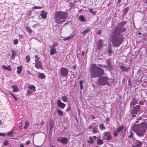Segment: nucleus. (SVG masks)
I'll list each match as a JSON object with an SVG mask.
<instances>
[{
  "label": "nucleus",
  "instance_id": "64",
  "mask_svg": "<svg viewBox=\"0 0 147 147\" xmlns=\"http://www.w3.org/2000/svg\"><path fill=\"white\" fill-rule=\"evenodd\" d=\"M84 51L82 52V55H84Z\"/></svg>",
  "mask_w": 147,
  "mask_h": 147
},
{
  "label": "nucleus",
  "instance_id": "6",
  "mask_svg": "<svg viewBox=\"0 0 147 147\" xmlns=\"http://www.w3.org/2000/svg\"><path fill=\"white\" fill-rule=\"evenodd\" d=\"M102 138L103 140H109L112 138L111 132L107 131L104 132Z\"/></svg>",
  "mask_w": 147,
  "mask_h": 147
},
{
  "label": "nucleus",
  "instance_id": "24",
  "mask_svg": "<svg viewBox=\"0 0 147 147\" xmlns=\"http://www.w3.org/2000/svg\"><path fill=\"white\" fill-rule=\"evenodd\" d=\"M74 36V34L73 35H70L69 36L67 37L66 38H64L63 39V40H69L70 39H71V38H72Z\"/></svg>",
  "mask_w": 147,
  "mask_h": 147
},
{
  "label": "nucleus",
  "instance_id": "17",
  "mask_svg": "<svg viewBox=\"0 0 147 147\" xmlns=\"http://www.w3.org/2000/svg\"><path fill=\"white\" fill-rule=\"evenodd\" d=\"M120 68L121 71H127L130 69V67H127L123 65L120 66Z\"/></svg>",
  "mask_w": 147,
  "mask_h": 147
},
{
  "label": "nucleus",
  "instance_id": "61",
  "mask_svg": "<svg viewBox=\"0 0 147 147\" xmlns=\"http://www.w3.org/2000/svg\"><path fill=\"white\" fill-rule=\"evenodd\" d=\"M20 147H24V145L23 144H21L20 145Z\"/></svg>",
  "mask_w": 147,
  "mask_h": 147
},
{
  "label": "nucleus",
  "instance_id": "9",
  "mask_svg": "<svg viewBox=\"0 0 147 147\" xmlns=\"http://www.w3.org/2000/svg\"><path fill=\"white\" fill-rule=\"evenodd\" d=\"M142 145V143L140 141L135 139L133 141L132 147H141Z\"/></svg>",
  "mask_w": 147,
  "mask_h": 147
},
{
  "label": "nucleus",
  "instance_id": "40",
  "mask_svg": "<svg viewBox=\"0 0 147 147\" xmlns=\"http://www.w3.org/2000/svg\"><path fill=\"white\" fill-rule=\"evenodd\" d=\"M100 129L102 130L103 129H105V127L104 126L103 124H100Z\"/></svg>",
  "mask_w": 147,
  "mask_h": 147
},
{
  "label": "nucleus",
  "instance_id": "21",
  "mask_svg": "<svg viewBox=\"0 0 147 147\" xmlns=\"http://www.w3.org/2000/svg\"><path fill=\"white\" fill-rule=\"evenodd\" d=\"M126 23V22L125 21H122L120 22L118 24V26L117 27H122Z\"/></svg>",
  "mask_w": 147,
  "mask_h": 147
},
{
  "label": "nucleus",
  "instance_id": "11",
  "mask_svg": "<svg viewBox=\"0 0 147 147\" xmlns=\"http://www.w3.org/2000/svg\"><path fill=\"white\" fill-rule=\"evenodd\" d=\"M124 126L123 125L120 127H118L116 129V131H114L113 132V134L115 137L117 136L118 133L121 132L124 129Z\"/></svg>",
  "mask_w": 147,
  "mask_h": 147
},
{
  "label": "nucleus",
  "instance_id": "33",
  "mask_svg": "<svg viewBox=\"0 0 147 147\" xmlns=\"http://www.w3.org/2000/svg\"><path fill=\"white\" fill-rule=\"evenodd\" d=\"M62 100L64 102H67V98L66 96H63L61 97Z\"/></svg>",
  "mask_w": 147,
  "mask_h": 147
},
{
  "label": "nucleus",
  "instance_id": "5",
  "mask_svg": "<svg viewBox=\"0 0 147 147\" xmlns=\"http://www.w3.org/2000/svg\"><path fill=\"white\" fill-rule=\"evenodd\" d=\"M140 107V106L138 105L134 107L133 109L131 111V114L132 117H135L136 115L139 111Z\"/></svg>",
  "mask_w": 147,
  "mask_h": 147
},
{
  "label": "nucleus",
  "instance_id": "2",
  "mask_svg": "<svg viewBox=\"0 0 147 147\" xmlns=\"http://www.w3.org/2000/svg\"><path fill=\"white\" fill-rule=\"evenodd\" d=\"M147 123L145 122L140 124H135L132 126V129L139 137H144L146 134Z\"/></svg>",
  "mask_w": 147,
  "mask_h": 147
},
{
  "label": "nucleus",
  "instance_id": "13",
  "mask_svg": "<svg viewBox=\"0 0 147 147\" xmlns=\"http://www.w3.org/2000/svg\"><path fill=\"white\" fill-rule=\"evenodd\" d=\"M35 67L37 69H41L42 67V63L40 61L35 60Z\"/></svg>",
  "mask_w": 147,
  "mask_h": 147
},
{
  "label": "nucleus",
  "instance_id": "46",
  "mask_svg": "<svg viewBox=\"0 0 147 147\" xmlns=\"http://www.w3.org/2000/svg\"><path fill=\"white\" fill-rule=\"evenodd\" d=\"M13 134V133L12 131H10L8 132L7 134V135L8 136H9L11 135L12 134Z\"/></svg>",
  "mask_w": 147,
  "mask_h": 147
},
{
  "label": "nucleus",
  "instance_id": "39",
  "mask_svg": "<svg viewBox=\"0 0 147 147\" xmlns=\"http://www.w3.org/2000/svg\"><path fill=\"white\" fill-rule=\"evenodd\" d=\"M11 67V65H9L7 67L6 70L8 71H11L12 70V69Z\"/></svg>",
  "mask_w": 147,
  "mask_h": 147
},
{
  "label": "nucleus",
  "instance_id": "60",
  "mask_svg": "<svg viewBox=\"0 0 147 147\" xmlns=\"http://www.w3.org/2000/svg\"><path fill=\"white\" fill-rule=\"evenodd\" d=\"M144 2L145 3H146V5H147V0H144Z\"/></svg>",
  "mask_w": 147,
  "mask_h": 147
},
{
  "label": "nucleus",
  "instance_id": "35",
  "mask_svg": "<svg viewBox=\"0 0 147 147\" xmlns=\"http://www.w3.org/2000/svg\"><path fill=\"white\" fill-rule=\"evenodd\" d=\"M97 144L99 145H102L103 144V142L102 140L98 139L97 140Z\"/></svg>",
  "mask_w": 147,
  "mask_h": 147
},
{
  "label": "nucleus",
  "instance_id": "63",
  "mask_svg": "<svg viewBox=\"0 0 147 147\" xmlns=\"http://www.w3.org/2000/svg\"><path fill=\"white\" fill-rule=\"evenodd\" d=\"M147 24V23H145L144 24L143 26L142 27H143V26H145Z\"/></svg>",
  "mask_w": 147,
  "mask_h": 147
},
{
  "label": "nucleus",
  "instance_id": "3",
  "mask_svg": "<svg viewBox=\"0 0 147 147\" xmlns=\"http://www.w3.org/2000/svg\"><path fill=\"white\" fill-rule=\"evenodd\" d=\"M90 71L91 73L90 77L92 78L99 77L104 74L103 69L96 66L95 64L90 65Z\"/></svg>",
  "mask_w": 147,
  "mask_h": 147
},
{
  "label": "nucleus",
  "instance_id": "4",
  "mask_svg": "<svg viewBox=\"0 0 147 147\" xmlns=\"http://www.w3.org/2000/svg\"><path fill=\"white\" fill-rule=\"evenodd\" d=\"M54 18L55 22L57 24L64 22L67 18L66 13L63 11H57L55 13Z\"/></svg>",
  "mask_w": 147,
  "mask_h": 147
},
{
  "label": "nucleus",
  "instance_id": "34",
  "mask_svg": "<svg viewBox=\"0 0 147 147\" xmlns=\"http://www.w3.org/2000/svg\"><path fill=\"white\" fill-rule=\"evenodd\" d=\"M129 8V7H127L124 9L122 11L123 14H125V13L127 12Z\"/></svg>",
  "mask_w": 147,
  "mask_h": 147
},
{
  "label": "nucleus",
  "instance_id": "12",
  "mask_svg": "<svg viewBox=\"0 0 147 147\" xmlns=\"http://www.w3.org/2000/svg\"><path fill=\"white\" fill-rule=\"evenodd\" d=\"M104 45V43L102 40L100 39L98 41L96 45L97 50H98L100 49Z\"/></svg>",
  "mask_w": 147,
  "mask_h": 147
},
{
  "label": "nucleus",
  "instance_id": "8",
  "mask_svg": "<svg viewBox=\"0 0 147 147\" xmlns=\"http://www.w3.org/2000/svg\"><path fill=\"white\" fill-rule=\"evenodd\" d=\"M68 70L65 67H62L61 68L60 70L61 75L62 76L66 77L68 75Z\"/></svg>",
  "mask_w": 147,
  "mask_h": 147
},
{
  "label": "nucleus",
  "instance_id": "31",
  "mask_svg": "<svg viewBox=\"0 0 147 147\" xmlns=\"http://www.w3.org/2000/svg\"><path fill=\"white\" fill-rule=\"evenodd\" d=\"M28 88L30 89L33 90L34 91H36L35 87L33 85L29 86Z\"/></svg>",
  "mask_w": 147,
  "mask_h": 147
},
{
  "label": "nucleus",
  "instance_id": "43",
  "mask_svg": "<svg viewBox=\"0 0 147 147\" xmlns=\"http://www.w3.org/2000/svg\"><path fill=\"white\" fill-rule=\"evenodd\" d=\"M89 11L90 12L93 14H95L96 13V12L93 11V9H92L90 8L89 9Z\"/></svg>",
  "mask_w": 147,
  "mask_h": 147
},
{
  "label": "nucleus",
  "instance_id": "30",
  "mask_svg": "<svg viewBox=\"0 0 147 147\" xmlns=\"http://www.w3.org/2000/svg\"><path fill=\"white\" fill-rule=\"evenodd\" d=\"M98 131V129L97 128L93 127L92 128V131L93 133L95 134Z\"/></svg>",
  "mask_w": 147,
  "mask_h": 147
},
{
  "label": "nucleus",
  "instance_id": "14",
  "mask_svg": "<svg viewBox=\"0 0 147 147\" xmlns=\"http://www.w3.org/2000/svg\"><path fill=\"white\" fill-rule=\"evenodd\" d=\"M138 99H137L136 98L134 97L133 98L132 100L131 101L130 103L131 107H132L134 105H136L138 102Z\"/></svg>",
  "mask_w": 147,
  "mask_h": 147
},
{
  "label": "nucleus",
  "instance_id": "56",
  "mask_svg": "<svg viewBox=\"0 0 147 147\" xmlns=\"http://www.w3.org/2000/svg\"><path fill=\"white\" fill-rule=\"evenodd\" d=\"M92 138H93V140H95L96 139V137L95 136H93Z\"/></svg>",
  "mask_w": 147,
  "mask_h": 147
},
{
  "label": "nucleus",
  "instance_id": "58",
  "mask_svg": "<svg viewBox=\"0 0 147 147\" xmlns=\"http://www.w3.org/2000/svg\"><path fill=\"white\" fill-rule=\"evenodd\" d=\"M101 33V30H99L97 31V33L99 34H100Z\"/></svg>",
  "mask_w": 147,
  "mask_h": 147
},
{
  "label": "nucleus",
  "instance_id": "7",
  "mask_svg": "<svg viewBox=\"0 0 147 147\" xmlns=\"http://www.w3.org/2000/svg\"><path fill=\"white\" fill-rule=\"evenodd\" d=\"M107 80L106 77H102L99 79L98 83L100 85L104 86L107 84Z\"/></svg>",
  "mask_w": 147,
  "mask_h": 147
},
{
  "label": "nucleus",
  "instance_id": "18",
  "mask_svg": "<svg viewBox=\"0 0 147 147\" xmlns=\"http://www.w3.org/2000/svg\"><path fill=\"white\" fill-rule=\"evenodd\" d=\"M47 14V12H45L44 11H42L40 15L42 18L45 19L46 18Z\"/></svg>",
  "mask_w": 147,
  "mask_h": 147
},
{
  "label": "nucleus",
  "instance_id": "49",
  "mask_svg": "<svg viewBox=\"0 0 147 147\" xmlns=\"http://www.w3.org/2000/svg\"><path fill=\"white\" fill-rule=\"evenodd\" d=\"M32 91H30V90H27V94H32Z\"/></svg>",
  "mask_w": 147,
  "mask_h": 147
},
{
  "label": "nucleus",
  "instance_id": "45",
  "mask_svg": "<svg viewBox=\"0 0 147 147\" xmlns=\"http://www.w3.org/2000/svg\"><path fill=\"white\" fill-rule=\"evenodd\" d=\"M42 7L40 6H35L33 7L32 8L33 9H40L42 8Z\"/></svg>",
  "mask_w": 147,
  "mask_h": 147
},
{
  "label": "nucleus",
  "instance_id": "25",
  "mask_svg": "<svg viewBox=\"0 0 147 147\" xmlns=\"http://www.w3.org/2000/svg\"><path fill=\"white\" fill-rule=\"evenodd\" d=\"M38 75L39 78L41 79H43L45 77V75L42 73H40Z\"/></svg>",
  "mask_w": 147,
  "mask_h": 147
},
{
  "label": "nucleus",
  "instance_id": "16",
  "mask_svg": "<svg viewBox=\"0 0 147 147\" xmlns=\"http://www.w3.org/2000/svg\"><path fill=\"white\" fill-rule=\"evenodd\" d=\"M50 54L51 55H53L56 52V50L55 48L52 47H50Z\"/></svg>",
  "mask_w": 147,
  "mask_h": 147
},
{
  "label": "nucleus",
  "instance_id": "38",
  "mask_svg": "<svg viewBox=\"0 0 147 147\" xmlns=\"http://www.w3.org/2000/svg\"><path fill=\"white\" fill-rule=\"evenodd\" d=\"M9 93L12 96V97H13V98L15 100L17 101V98L13 94L11 93L10 92H9Z\"/></svg>",
  "mask_w": 147,
  "mask_h": 147
},
{
  "label": "nucleus",
  "instance_id": "48",
  "mask_svg": "<svg viewBox=\"0 0 147 147\" xmlns=\"http://www.w3.org/2000/svg\"><path fill=\"white\" fill-rule=\"evenodd\" d=\"M133 137V133L132 131L131 132L130 134L128 136V138H131Z\"/></svg>",
  "mask_w": 147,
  "mask_h": 147
},
{
  "label": "nucleus",
  "instance_id": "1",
  "mask_svg": "<svg viewBox=\"0 0 147 147\" xmlns=\"http://www.w3.org/2000/svg\"><path fill=\"white\" fill-rule=\"evenodd\" d=\"M126 29L124 28L115 27L114 31L111 34V38L113 45L115 47L119 46L121 43L123 37L120 35V33L125 31Z\"/></svg>",
  "mask_w": 147,
  "mask_h": 147
},
{
  "label": "nucleus",
  "instance_id": "51",
  "mask_svg": "<svg viewBox=\"0 0 147 147\" xmlns=\"http://www.w3.org/2000/svg\"><path fill=\"white\" fill-rule=\"evenodd\" d=\"M30 140L27 141L26 143V144L27 145H29L30 143Z\"/></svg>",
  "mask_w": 147,
  "mask_h": 147
},
{
  "label": "nucleus",
  "instance_id": "28",
  "mask_svg": "<svg viewBox=\"0 0 147 147\" xmlns=\"http://www.w3.org/2000/svg\"><path fill=\"white\" fill-rule=\"evenodd\" d=\"M26 29L30 33H31L32 31L30 27L28 26L26 27Z\"/></svg>",
  "mask_w": 147,
  "mask_h": 147
},
{
  "label": "nucleus",
  "instance_id": "29",
  "mask_svg": "<svg viewBox=\"0 0 147 147\" xmlns=\"http://www.w3.org/2000/svg\"><path fill=\"white\" fill-rule=\"evenodd\" d=\"M58 45V43L57 42H54L53 43V45H50V47H52L53 48H55Z\"/></svg>",
  "mask_w": 147,
  "mask_h": 147
},
{
  "label": "nucleus",
  "instance_id": "20",
  "mask_svg": "<svg viewBox=\"0 0 147 147\" xmlns=\"http://www.w3.org/2000/svg\"><path fill=\"white\" fill-rule=\"evenodd\" d=\"M12 88L13 89V92H16L19 90V88L16 85L12 86Z\"/></svg>",
  "mask_w": 147,
  "mask_h": 147
},
{
  "label": "nucleus",
  "instance_id": "62",
  "mask_svg": "<svg viewBox=\"0 0 147 147\" xmlns=\"http://www.w3.org/2000/svg\"><path fill=\"white\" fill-rule=\"evenodd\" d=\"M91 117L92 119H94L95 118V117L93 115Z\"/></svg>",
  "mask_w": 147,
  "mask_h": 147
},
{
  "label": "nucleus",
  "instance_id": "26",
  "mask_svg": "<svg viewBox=\"0 0 147 147\" xmlns=\"http://www.w3.org/2000/svg\"><path fill=\"white\" fill-rule=\"evenodd\" d=\"M22 67L21 66H18L17 67V72L18 74H20L22 71Z\"/></svg>",
  "mask_w": 147,
  "mask_h": 147
},
{
  "label": "nucleus",
  "instance_id": "47",
  "mask_svg": "<svg viewBox=\"0 0 147 147\" xmlns=\"http://www.w3.org/2000/svg\"><path fill=\"white\" fill-rule=\"evenodd\" d=\"M4 146H7L8 145V142L7 141H5L3 144Z\"/></svg>",
  "mask_w": 147,
  "mask_h": 147
},
{
  "label": "nucleus",
  "instance_id": "44",
  "mask_svg": "<svg viewBox=\"0 0 147 147\" xmlns=\"http://www.w3.org/2000/svg\"><path fill=\"white\" fill-rule=\"evenodd\" d=\"M18 42L17 39H15L13 40V43L15 45H16L18 43Z\"/></svg>",
  "mask_w": 147,
  "mask_h": 147
},
{
  "label": "nucleus",
  "instance_id": "42",
  "mask_svg": "<svg viewBox=\"0 0 147 147\" xmlns=\"http://www.w3.org/2000/svg\"><path fill=\"white\" fill-rule=\"evenodd\" d=\"M26 61L27 63H28L30 61V58L28 56H27L26 57Z\"/></svg>",
  "mask_w": 147,
  "mask_h": 147
},
{
  "label": "nucleus",
  "instance_id": "27",
  "mask_svg": "<svg viewBox=\"0 0 147 147\" xmlns=\"http://www.w3.org/2000/svg\"><path fill=\"white\" fill-rule=\"evenodd\" d=\"M57 111L58 113V114L60 116H62L63 114V112L61 110L57 109Z\"/></svg>",
  "mask_w": 147,
  "mask_h": 147
},
{
  "label": "nucleus",
  "instance_id": "41",
  "mask_svg": "<svg viewBox=\"0 0 147 147\" xmlns=\"http://www.w3.org/2000/svg\"><path fill=\"white\" fill-rule=\"evenodd\" d=\"M50 129H51L54 127V124L53 123L50 122L49 124Z\"/></svg>",
  "mask_w": 147,
  "mask_h": 147
},
{
  "label": "nucleus",
  "instance_id": "32",
  "mask_svg": "<svg viewBox=\"0 0 147 147\" xmlns=\"http://www.w3.org/2000/svg\"><path fill=\"white\" fill-rule=\"evenodd\" d=\"M11 51L12 53V55L11 56V57L13 58L15 56H16V51H15L12 50H11Z\"/></svg>",
  "mask_w": 147,
  "mask_h": 147
},
{
  "label": "nucleus",
  "instance_id": "55",
  "mask_svg": "<svg viewBox=\"0 0 147 147\" xmlns=\"http://www.w3.org/2000/svg\"><path fill=\"white\" fill-rule=\"evenodd\" d=\"M27 73V74H30L31 72L29 70H26Z\"/></svg>",
  "mask_w": 147,
  "mask_h": 147
},
{
  "label": "nucleus",
  "instance_id": "52",
  "mask_svg": "<svg viewBox=\"0 0 147 147\" xmlns=\"http://www.w3.org/2000/svg\"><path fill=\"white\" fill-rule=\"evenodd\" d=\"M139 103L141 105H143L144 104V102L143 101L140 100L139 102Z\"/></svg>",
  "mask_w": 147,
  "mask_h": 147
},
{
  "label": "nucleus",
  "instance_id": "57",
  "mask_svg": "<svg viewBox=\"0 0 147 147\" xmlns=\"http://www.w3.org/2000/svg\"><path fill=\"white\" fill-rule=\"evenodd\" d=\"M70 107H68L66 109V111H68L70 110Z\"/></svg>",
  "mask_w": 147,
  "mask_h": 147
},
{
  "label": "nucleus",
  "instance_id": "37",
  "mask_svg": "<svg viewBox=\"0 0 147 147\" xmlns=\"http://www.w3.org/2000/svg\"><path fill=\"white\" fill-rule=\"evenodd\" d=\"M84 82V81L81 80L79 82V83L80 85V88L81 90H82L83 88L82 84Z\"/></svg>",
  "mask_w": 147,
  "mask_h": 147
},
{
  "label": "nucleus",
  "instance_id": "36",
  "mask_svg": "<svg viewBox=\"0 0 147 147\" xmlns=\"http://www.w3.org/2000/svg\"><path fill=\"white\" fill-rule=\"evenodd\" d=\"M29 123L28 121H26L25 122V125L24 127V129H26L28 127Z\"/></svg>",
  "mask_w": 147,
  "mask_h": 147
},
{
  "label": "nucleus",
  "instance_id": "22",
  "mask_svg": "<svg viewBox=\"0 0 147 147\" xmlns=\"http://www.w3.org/2000/svg\"><path fill=\"white\" fill-rule=\"evenodd\" d=\"M89 140H88L87 141L88 143L90 144H93L94 143V141L93 140V138H92L91 136H90L89 137Z\"/></svg>",
  "mask_w": 147,
  "mask_h": 147
},
{
  "label": "nucleus",
  "instance_id": "23",
  "mask_svg": "<svg viewBox=\"0 0 147 147\" xmlns=\"http://www.w3.org/2000/svg\"><path fill=\"white\" fill-rule=\"evenodd\" d=\"M79 19L82 22H84L86 21V19L82 15H80L79 17Z\"/></svg>",
  "mask_w": 147,
  "mask_h": 147
},
{
  "label": "nucleus",
  "instance_id": "10",
  "mask_svg": "<svg viewBox=\"0 0 147 147\" xmlns=\"http://www.w3.org/2000/svg\"><path fill=\"white\" fill-rule=\"evenodd\" d=\"M57 140L58 141L64 144H66L68 141V140L66 138L60 137L57 139Z\"/></svg>",
  "mask_w": 147,
  "mask_h": 147
},
{
  "label": "nucleus",
  "instance_id": "19",
  "mask_svg": "<svg viewBox=\"0 0 147 147\" xmlns=\"http://www.w3.org/2000/svg\"><path fill=\"white\" fill-rule=\"evenodd\" d=\"M91 30V29L90 28H88L83 31L82 32V34L84 36L86 34L89 32Z\"/></svg>",
  "mask_w": 147,
  "mask_h": 147
},
{
  "label": "nucleus",
  "instance_id": "15",
  "mask_svg": "<svg viewBox=\"0 0 147 147\" xmlns=\"http://www.w3.org/2000/svg\"><path fill=\"white\" fill-rule=\"evenodd\" d=\"M58 106L60 108L63 109L65 107L66 105L61 102L60 99L58 100L57 102Z\"/></svg>",
  "mask_w": 147,
  "mask_h": 147
},
{
  "label": "nucleus",
  "instance_id": "59",
  "mask_svg": "<svg viewBox=\"0 0 147 147\" xmlns=\"http://www.w3.org/2000/svg\"><path fill=\"white\" fill-rule=\"evenodd\" d=\"M92 128V125H90L88 127V129H91Z\"/></svg>",
  "mask_w": 147,
  "mask_h": 147
},
{
  "label": "nucleus",
  "instance_id": "50",
  "mask_svg": "<svg viewBox=\"0 0 147 147\" xmlns=\"http://www.w3.org/2000/svg\"><path fill=\"white\" fill-rule=\"evenodd\" d=\"M5 135V133H0V136H4Z\"/></svg>",
  "mask_w": 147,
  "mask_h": 147
},
{
  "label": "nucleus",
  "instance_id": "54",
  "mask_svg": "<svg viewBox=\"0 0 147 147\" xmlns=\"http://www.w3.org/2000/svg\"><path fill=\"white\" fill-rule=\"evenodd\" d=\"M1 67L3 68L4 69L6 70V68L7 67H6L5 65H3Z\"/></svg>",
  "mask_w": 147,
  "mask_h": 147
},
{
  "label": "nucleus",
  "instance_id": "53",
  "mask_svg": "<svg viewBox=\"0 0 147 147\" xmlns=\"http://www.w3.org/2000/svg\"><path fill=\"white\" fill-rule=\"evenodd\" d=\"M35 60H37L38 61H39V58L38 57V56L36 55H35Z\"/></svg>",
  "mask_w": 147,
  "mask_h": 147
}]
</instances>
